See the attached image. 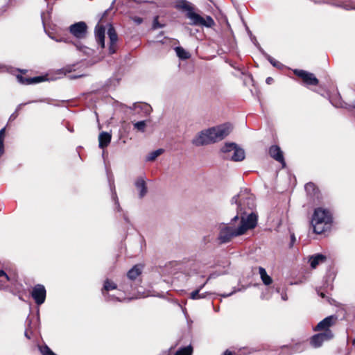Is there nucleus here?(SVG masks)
<instances>
[{
    "label": "nucleus",
    "mask_w": 355,
    "mask_h": 355,
    "mask_svg": "<svg viewBox=\"0 0 355 355\" xmlns=\"http://www.w3.org/2000/svg\"><path fill=\"white\" fill-rule=\"evenodd\" d=\"M130 19L137 25H139L143 22V19L138 16H132Z\"/></svg>",
    "instance_id": "34"
},
{
    "label": "nucleus",
    "mask_w": 355,
    "mask_h": 355,
    "mask_svg": "<svg viewBox=\"0 0 355 355\" xmlns=\"http://www.w3.org/2000/svg\"><path fill=\"white\" fill-rule=\"evenodd\" d=\"M134 128L137 130L144 132L146 128V122L145 121H140L134 124Z\"/></svg>",
    "instance_id": "30"
},
{
    "label": "nucleus",
    "mask_w": 355,
    "mask_h": 355,
    "mask_svg": "<svg viewBox=\"0 0 355 355\" xmlns=\"http://www.w3.org/2000/svg\"><path fill=\"white\" fill-rule=\"evenodd\" d=\"M179 6L188 11L186 15L187 17L191 20V25L205 26L207 28H211L215 25V22L211 16L207 15L206 17L204 18L200 15L194 12L193 11V8L187 1H182Z\"/></svg>",
    "instance_id": "5"
},
{
    "label": "nucleus",
    "mask_w": 355,
    "mask_h": 355,
    "mask_svg": "<svg viewBox=\"0 0 355 355\" xmlns=\"http://www.w3.org/2000/svg\"><path fill=\"white\" fill-rule=\"evenodd\" d=\"M259 272L261 276V279L265 285H270L272 284V278L269 275H268L266 270L263 268L259 267Z\"/></svg>",
    "instance_id": "22"
},
{
    "label": "nucleus",
    "mask_w": 355,
    "mask_h": 355,
    "mask_svg": "<svg viewBox=\"0 0 355 355\" xmlns=\"http://www.w3.org/2000/svg\"><path fill=\"white\" fill-rule=\"evenodd\" d=\"M82 75H80V76H71L69 75L68 77L69 79L72 80V79H75V78H79V77H81Z\"/></svg>",
    "instance_id": "43"
},
{
    "label": "nucleus",
    "mask_w": 355,
    "mask_h": 355,
    "mask_svg": "<svg viewBox=\"0 0 355 355\" xmlns=\"http://www.w3.org/2000/svg\"><path fill=\"white\" fill-rule=\"evenodd\" d=\"M142 271V266L141 265H135L128 272L126 275V280L128 282L135 281L138 282V284L140 283V281H137V277L140 276Z\"/></svg>",
    "instance_id": "14"
},
{
    "label": "nucleus",
    "mask_w": 355,
    "mask_h": 355,
    "mask_svg": "<svg viewBox=\"0 0 355 355\" xmlns=\"http://www.w3.org/2000/svg\"><path fill=\"white\" fill-rule=\"evenodd\" d=\"M232 203L237 205V214L239 219L242 217L247 218L252 213L257 216L254 211L256 204L254 197L246 189L241 191L240 193L234 196L231 200Z\"/></svg>",
    "instance_id": "3"
},
{
    "label": "nucleus",
    "mask_w": 355,
    "mask_h": 355,
    "mask_svg": "<svg viewBox=\"0 0 355 355\" xmlns=\"http://www.w3.org/2000/svg\"><path fill=\"white\" fill-rule=\"evenodd\" d=\"M326 259V257L322 254L313 255L309 259L310 266L312 268H315L320 263L324 262Z\"/></svg>",
    "instance_id": "20"
},
{
    "label": "nucleus",
    "mask_w": 355,
    "mask_h": 355,
    "mask_svg": "<svg viewBox=\"0 0 355 355\" xmlns=\"http://www.w3.org/2000/svg\"><path fill=\"white\" fill-rule=\"evenodd\" d=\"M239 220L238 215L232 218L229 223H222L219 226L217 239L220 244L230 242L233 238L244 234L248 230L254 229L257 225L258 216L251 214L247 218L242 217L236 227L235 223Z\"/></svg>",
    "instance_id": "1"
},
{
    "label": "nucleus",
    "mask_w": 355,
    "mask_h": 355,
    "mask_svg": "<svg viewBox=\"0 0 355 355\" xmlns=\"http://www.w3.org/2000/svg\"><path fill=\"white\" fill-rule=\"evenodd\" d=\"M331 221L332 217L328 210L320 207L315 209L311 220L313 232L318 234L323 233Z\"/></svg>",
    "instance_id": "4"
},
{
    "label": "nucleus",
    "mask_w": 355,
    "mask_h": 355,
    "mask_svg": "<svg viewBox=\"0 0 355 355\" xmlns=\"http://www.w3.org/2000/svg\"><path fill=\"white\" fill-rule=\"evenodd\" d=\"M231 130L232 127L227 123L202 130L193 139L192 144L201 146L216 143L226 137Z\"/></svg>",
    "instance_id": "2"
},
{
    "label": "nucleus",
    "mask_w": 355,
    "mask_h": 355,
    "mask_svg": "<svg viewBox=\"0 0 355 355\" xmlns=\"http://www.w3.org/2000/svg\"><path fill=\"white\" fill-rule=\"evenodd\" d=\"M132 109L136 111L139 110L144 113L145 116H148L152 111V107L148 103H134Z\"/></svg>",
    "instance_id": "21"
},
{
    "label": "nucleus",
    "mask_w": 355,
    "mask_h": 355,
    "mask_svg": "<svg viewBox=\"0 0 355 355\" xmlns=\"http://www.w3.org/2000/svg\"><path fill=\"white\" fill-rule=\"evenodd\" d=\"M305 190L311 193V191H313L315 190V184L312 182H309L305 184Z\"/></svg>",
    "instance_id": "33"
},
{
    "label": "nucleus",
    "mask_w": 355,
    "mask_h": 355,
    "mask_svg": "<svg viewBox=\"0 0 355 355\" xmlns=\"http://www.w3.org/2000/svg\"><path fill=\"white\" fill-rule=\"evenodd\" d=\"M4 136H5V128H2L0 130V141H4Z\"/></svg>",
    "instance_id": "38"
},
{
    "label": "nucleus",
    "mask_w": 355,
    "mask_h": 355,
    "mask_svg": "<svg viewBox=\"0 0 355 355\" xmlns=\"http://www.w3.org/2000/svg\"><path fill=\"white\" fill-rule=\"evenodd\" d=\"M300 345H296L295 347L283 346L281 349V353L279 355H290L294 352H299Z\"/></svg>",
    "instance_id": "23"
},
{
    "label": "nucleus",
    "mask_w": 355,
    "mask_h": 355,
    "mask_svg": "<svg viewBox=\"0 0 355 355\" xmlns=\"http://www.w3.org/2000/svg\"><path fill=\"white\" fill-rule=\"evenodd\" d=\"M273 82V78L271 77H268L266 80V83L268 85H270Z\"/></svg>",
    "instance_id": "41"
},
{
    "label": "nucleus",
    "mask_w": 355,
    "mask_h": 355,
    "mask_svg": "<svg viewBox=\"0 0 355 355\" xmlns=\"http://www.w3.org/2000/svg\"><path fill=\"white\" fill-rule=\"evenodd\" d=\"M269 154L270 157H272L274 159L282 164L283 166L286 165L283 155V152L282 151L279 146L277 145H273L270 146L269 148Z\"/></svg>",
    "instance_id": "13"
},
{
    "label": "nucleus",
    "mask_w": 355,
    "mask_h": 355,
    "mask_svg": "<svg viewBox=\"0 0 355 355\" xmlns=\"http://www.w3.org/2000/svg\"><path fill=\"white\" fill-rule=\"evenodd\" d=\"M337 320V317L335 315H330L324 319H323L322 321H320L317 326L315 328V331H324L330 330L329 327H331L332 325L334 324Z\"/></svg>",
    "instance_id": "11"
},
{
    "label": "nucleus",
    "mask_w": 355,
    "mask_h": 355,
    "mask_svg": "<svg viewBox=\"0 0 355 355\" xmlns=\"http://www.w3.org/2000/svg\"><path fill=\"white\" fill-rule=\"evenodd\" d=\"M334 337V334L331 330L323 331L312 336L311 338V344L314 347H319L325 340H329Z\"/></svg>",
    "instance_id": "8"
},
{
    "label": "nucleus",
    "mask_w": 355,
    "mask_h": 355,
    "mask_svg": "<svg viewBox=\"0 0 355 355\" xmlns=\"http://www.w3.org/2000/svg\"><path fill=\"white\" fill-rule=\"evenodd\" d=\"M163 152H164V150L162 148L154 150V151L151 152L150 153H149V155H148V157L146 158V160L150 161V162L153 161L158 156H159L161 154H162Z\"/></svg>",
    "instance_id": "28"
},
{
    "label": "nucleus",
    "mask_w": 355,
    "mask_h": 355,
    "mask_svg": "<svg viewBox=\"0 0 355 355\" xmlns=\"http://www.w3.org/2000/svg\"><path fill=\"white\" fill-rule=\"evenodd\" d=\"M193 352V348L191 345L182 347L178 349L175 355H191Z\"/></svg>",
    "instance_id": "27"
},
{
    "label": "nucleus",
    "mask_w": 355,
    "mask_h": 355,
    "mask_svg": "<svg viewBox=\"0 0 355 355\" xmlns=\"http://www.w3.org/2000/svg\"><path fill=\"white\" fill-rule=\"evenodd\" d=\"M116 288H117V285L114 282H111L109 279H106L105 281L104 285H103V288L102 290V293L104 295V297H105L107 301H110L113 299H115V297H112L111 295H110L107 293H105V292H108L111 290H114ZM116 300L120 301L117 297H116Z\"/></svg>",
    "instance_id": "15"
},
{
    "label": "nucleus",
    "mask_w": 355,
    "mask_h": 355,
    "mask_svg": "<svg viewBox=\"0 0 355 355\" xmlns=\"http://www.w3.org/2000/svg\"><path fill=\"white\" fill-rule=\"evenodd\" d=\"M354 107H355V105H354Z\"/></svg>",
    "instance_id": "52"
},
{
    "label": "nucleus",
    "mask_w": 355,
    "mask_h": 355,
    "mask_svg": "<svg viewBox=\"0 0 355 355\" xmlns=\"http://www.w3.org/2000/svg\"><path fill=\"white\" fill-rule=\"evenodd\" d=\"M159 17L156 16L154 17L153 22V29H157L160 28H163L164 26V24H160L158 21Z\"/></svg>",
    "instance_id": "31"
},
{
    "label": "nucleus",
    "mask_w": 355,
    "mask_h": 355,
    "mask_svg": "<svg viewBox=\"0 0 355 355\" xmlns=\"http://www.w3.org/2000/svg\"><path fill=\"white\" fill-rule=\"evenodd\" d=\"M223 157L234 162H241L245 158L243 149L239 148L235 143H226L221 148Z\"/></svg>",
    "instance_id": "6"
},
{
    "label": "nucleus",
    "mask_w": 355,
    "mask_h": 355,
    "mask_svg": "<svg viewBox=\"0 0 355 355\" xmlns=\"http://www.w3.org/2000/svg\"><path fill=\"white\" fill-rule=\"evenodd\" d=\"M26 322H28V325H29L31 322H30V320H28V319H26Z\"/></svg>",
    "instance_id": "51"
},
{
    "label": "nucleus",
    "mask_w": 355,
    "mask_h": 355,
    "mask_svg": "<svg viewBox=\"0 0 355 355\" xmlns=\"http://www.w3.org/2000/svg\"><path fill=\"white\" fill-rule=\"evenodd\" d=\"M119 286L120 290L123 291L125 293L130 294L137 290L138 282L135 281L128 282L126 280V277H124Z\"/></svg>",
    "instance_id": "12"
},
{
    "label": "nucleus",
    "mask_w": 355,
    "mask_h": 355,
    "mask_svg": "<svg viewBox=\"0 0 355 355\" xmlns=\"http://www.w3.org/2000/svg\"><path fill=\"white\" fill-rule=\"evenodd\" d=\"M352 345L355 346V338L352 340Z\"/></svg>",
    "instance_id": "49"
},
{
    "label": "nucleus",
    "mask_w": 355,
    "mask_h": 355,
    "mask_svg": "<svg viewBox=\"0 0 355 355\" xmlns=\"http://www.w3.org/2000/svg\"><path fill=\"white\" fill-rule=\"evenodd\" d=\"M111 139L112 135L110 133L107 132H101L98 136L99 148L103 149L104 148L107 147L110 144Z\"/></svg>",
    "instance_id": "19"
},
{
    "label": "nucleus",
    "mask_w": 355,
    "mask_h": 355,
    "mask_svg": "<svg viewBox=\"0 0 355 355\" xmlns=\"http://www.w3.org/2000/svg\"><path fill=\"white\" fill-rule=\"evenodd\" d=\"M200 288H198L195 291H193V292L191 293V296L190 297L192 299V300H198L199 299V297H200Z\"/></svg>",
    "instance_id": "32"
},
{
    "label": "nucleus",
    "mask_w": 355,
    "mask_h": 355,
    "mask_svg": "<svg viewBox=\"0 0 355 355\" xmlns=\"http://www.w3.org/2000/svg\"><path fill=\"white\" fill-rule=\"evenodd\" d=\"M135 185L136 188L139 191V198H144L148 191L145 179L143 177L137 178L135 182Z\"/></svg>",
    "instance_id": "18"
},
{
    "label": "nucleus",
    "mask_w": 355,
    "mask_h": 355,
    "mask_svg": "<svg viewBox=\"0 0 355 355\" xmlns=\"http://www.w3.org/2000/svg\"><path fill=\"white\" fill-rule=\"evenodd\" d=\"M18 81L23 85L37 84L46 80L44 76H35L33 78L24 77L21 75L17 76Z\"/></svg>",
    "instance_id": "17"
},
{
    "label": "nucleus",
    "mask_w": 355,
    "mask_h": 355,
    "mask_svg": "<svg viewBox=\"0 0 355 355\" xmlns=\"http://www.w3.org/2000/svg\"><path fill=\"white\" fill-rule=\"evenodd\" d=\"M294 73L301 78L306 85H317L318 84V78L312 73L304 70L295 69L294 70Z\"/></svg>",
    "instance_id": "9"
},
{
    "label": "nucleus",
    "mask_w": 355,
    "mask_h": 355,
    "mask_svg": "<svg viewBox=\"0 0 355 355\" xmlns=\"http://www.w3.org/2000/svg\"><path fill=\"white\" fill-rule=\"evenodd\" d=\"M214 277V275L211 274L209 276L208 279H207V281L203 284H201V286L198 288H200V291L202 289V288L205 286V285L207 283V282Z\"/></svg>",
    "instance_id": "40"
},
{
    "label": "nucleus",
    "mask_w": 355,
    "mask_h": 355,
    "mask_svg": "<svg viewBox=\"0 0 355 355\" xmlns=\"http://www.w3.org/2000/svg\"><path fill=\"white\" fill-rule=\"evenodd\" d=\"M123 218L127 223L129 222L128 218L125 214H123Z\"/></svg>",
    "instance_id": "48"
},
{
    "label": "nucleus",
    "mask_w": 355,
    "mask_h": 355,
    "mask_svg": "<svg viewBox=\"0 0 355 355\" xmlns=\"http://www.w3.org/2000/svg\"><path fill=\"white\" fill-rule=\"evenodd\" d=\"M110 187L112 190V199L114 201V204L116 205V209L117 210V211H121L122 209L119 205V199L113 182L112 184L110 183Z\"/></svg>",
    "instance_id": "25"
},
{
    "label": "nucleus",
    "mask_w": 355,
    "mask_h": 355,
    "mask_svg": "<svg viewBox=\"0 0 355 355\" xmlns=\"http://www.w3.org/2000/svg\"><path fill=\"white\" fill-rule=\"evenodd\" d=\"M70 33L78 39H83L87 33V26L84 21L76 22L69 26Z\"/></svg>",
    "instance_id": "7"
},
{
    "label": "nucleus",
    "mask_w": 355,
    "mask_h": 355,
    "mask_svg": "<svg viewBox=\"0 0 355 355\" xmlns=\"http://www.w3.org/2000/svg\"><path fill=\"white\" fill-rule=\"evenodd\" d=\"M116 51V44H112L110 42V46H109V53L110 54L114 53Z\"/></svg>",
    "instance_id": "35"
},
{
    "label": "nucleus",
    "mask_w": 355,
    "mask_h": 355,
    "mask_svg": "<svg viewBox=\"0 0 355 355\" xmlns=\"http://www.w3.org/2000/svg\"><path fill=\"white\" fill-rule=\"evenodd\" d=\"M31 334H32V331H29L28 329H26L25 332H24V335L25 336L28 338V339H31Z\"/></svg>",
    "instance_id": "39"
},
{
    "label": "nucleus",
    "mask_w": 355,
    "mask_h": 355,
    "mask_svg": "<svg viewBox=\"0 0 355 355\" xmlns=\"http://www.w3.org/2000/svg\"><path fill=\"white\" fill-rule=\"evenodd\" d=\"M318 295L322 297V298H324L326 296H325V294L322 292H319L318 291Z\"/></svg>",
    "instance_id": "45"
},
{
    "label": "nucleus",
    "mask_w": 355,
    "mask_h": 355,
    "mask_svg": "<svg viewBox=\"0 0 355 355\" xmlns=\"http://www.w3.org/2000/svg\"><path fill=\"white\" fill-rule=\"evenodd\" d=\"M0 277H4L6 281H10L8 275L3 270H0Z\"/></svg>",
    "instance_id": "36"
},
{
    "label": "nucleus",
    "mask_w": 355,
    "mask_h": 355,
    "mask_svg": "<svg viewBox=\"0 0 355 355\" xmlns=\"http://www.w3.org/2000/svg\"><path fill=\"white\" fill-rule=\"evenodd\" d=\"M266 58V59L270 62V63L275 67L281 68L282 66V64L280 63L279 61L275 60L273 58H272L270 55L266 53H263Z\"/></svg>",
    "instance_id": "29"
},
{
    "label": "nucleus",
    "mask_w": 355,
    "mask_h": 355,
    "mask_svg": "<svg viewBox=\"0 0 355 355\" xmlns=\"http://www.w3.org/2000/svg\"><path fill=\"white\" fill-rule=\"evenodd\" d=\"M207 294V293H204L200 294L199 299L205 298L206 297Z\"/></svg>",
    "instance_id": "46"
},
{
    "label": "nucleus",
    "mask_w": 355,
    "mask_h": 355,
    "mask_svg": "<svg viewBox=\"0 0 355 355\" xmlns=\"http://www.w3.org/2000/svg\"><path fill=\"white\" fill-rule=\"evenodd\" d=\"M15 117V116H14V114H12V115H11V116H10V119H11L12 118H13V119H14Z\"/></svg>",
    "instance_id": "50"
},
{
    "label": "nucleus",
    "mask_w": 355,
    "mask_h": 355,
    "mask_svg": "<svg viewBox=\"0 0 355 355\" xmlns=\"http://www.w3.org/2000/svg\"><path fill=\"white\" fill-rule=\"evenodd\" d=\"M4 153V144L3 141H0V157Z\"/></svg>",
    "instance_id": "37"
},
{
    "label": "nucleus",
    "mask_w": 355,
    "mask_h": 355,
    "mask_svg": "<svg viewBox=\"0 0 355 355\" xmlns=\"http://www.w3.org/2000/svg\"><path fill=\"white\" fill-rule=\"evenodd\" d=\"M291 245H291V247H292V246H293V243H295V235H294V234H292V235L291 236Z\"/></svg>",
    "instance_id": "42"
},
{
    "label": "nucleus",
    "mask_w": 355,
    "mask_h": 355,
    "mask_svg": "<svg viewBox=\"0 0 355 355\" xmlns=\"http://www.w3.org/2000/svg\"><path fill=\"white\" fill-rule=\"evenodd\" d=\"M175 51L176 52V54L178 57L182 60H186L189 58L190 54L189 52L185 51L182 47L181 46H177L175 49Z\"/></svg>",
    "instance_id": "24"
},
{
    "label": "nucleus",
    "mask_w": 355,
    "mask_h": 355,
    "mask_svg": "<svg viewBox=\"0 0 355 355\" xmlns=\"http://www.w3.org/2000/svg\"><path fill=\"white\" fill-rule=\"evenodd\" d=\"M223 355H232V353L230 351H229V350H226L224 352Z\"/></svg>",
    "instance_id": "47"
},
{
    "label": "nucleus",
    "mask_w": 355,
    "mask_h": 355,
    "mask_svg": "<svg viewBox=\"0 0 355 355\" xmlns=\"http://www.w3.org/2000/svg\"><path fill=\"white\" fill-rule=\"evenodd\" d=\"M105 28L103 25L97 24L95 28V37L97 43L102 47H105Z\"/></svg>",
    "instance_id": "16"
},
{
    "label": "nucleus",
    "mask_w": 355,
    "mask_h": 355,
    "mask_svg": "<svg viewBox=\"0 0 355 355\" xmlns=\"http://www.w3.org/2000/svg\"><path fill=\"white\" fill-rule=\"evenodd\" d=\"M107 35L112 44H116L118 37L113 26H110L107 31Z\"/></svg>",
    "instance_id": "26"
},
{
    "label": "nucleus",
    "mask_w": 355,
    "mask_h": 355,
    "mask_svg": "<svg viewBox=\"0 0 355 355\" xmlns=\"http://www.w3.org/2000/svg\"><path fill=\"white\" fill-rule=\"evenodd\" d=\"M31 295L37 305L43 304L46 299V289L41 284L36 285L31 293Z\"/></svg>",
    "instance_id": "10"
},
{
    "label": "nucleus",
    "mask_w": 355,
    "mask_h": 355,
    "mask_svg": "<svg viewBox=\"0 0 355 355\" xmlns=\"http://www.w3.org/2000/svg\"><path fill=\"white\" fill-rule=\"evenodd\" d=\"M234 293H235V291L231 292L230 293H228V294H223L222 296L223 297H229L230 295H232Z\"/></svg>",
    "instance_id": "44"
}]
</instances>
